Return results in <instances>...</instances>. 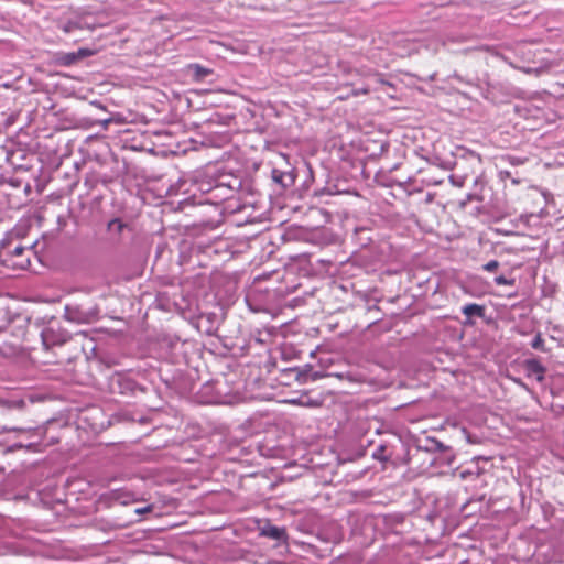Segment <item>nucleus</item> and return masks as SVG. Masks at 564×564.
<instances>
[{
	"mask_svg": "<svg viewBox=\"0 0 564 564\" xmlns=\"http://www.w3.org/2000/svg\"><path fill=\"white\" fill-rule=\"evenodd\" d=\"M486 307L485 305L469 303L462 307V313L466 316L465 325H473V317L484 318Z\"/></svg>",
	"mask_w": 564,
	"mask_h": 564,
	"instance_id": "nucleus-8",
	"label": "nucleus"
},
{
	"mask_svg": "<svg viewBox=\"0 0 564 564\" xmlns=\"http://www.w3.org/2000/svg\"><path fill=\"white\" fill-rule=\"evenodd\" d=\"M260 535L276 541L278 543L286 542L288 540L285 528L273 525L270 522L260 527Z\"/></svg>",
	"mask_w": 564,
	"mask_h": 564,
	"instance_id": "nucleus-7",
	"label": "nucleus"
},
{
	"mask_svg": "<svg viewBox=\"0 0 564 564\" xmlns=\"http://www.w3.org/2000/svg\"><path fill=\"white\" fill-rule=\"evenodd\" d=\"M187 73L192 75L195 82H202L213 74V69L204 67L200 64L193 63L187 65Z\"/></svg>",
	"mask_w": 564,
	"mask_h": 564,
	"instance_id": "nucleus-9",
	"label": "nucleus"
},
{
	"mask_svg": "<svg viewBox=\"0 0 564 564\" xmlns=\"http://www.w3.org/2000/svg\"><path fill=\"white\" fill-rule=\"evenodd\" d=\"M531 347L533 349H538V350H541V351H545V348H544V339L542 338V335L540 333H538L535 335V337L533 338V340L531 341Z\"/></svg>",
	"mask_w": 564,
	"mask_h": 564,
	"instance_id": "nucleus-18",
	"label": "nucleus"
},
{
	"mask_svg": "<svg viewBox=\"0 0 564 564\" xmlns=\"http://www.w3.org/2000/svg\"><path fill=\"white\" fill-rule=\"evenodd\" d=\"M77 61H82L86 57L93 56L95 54L94 50H89L86 47H82L78 51L75 52Z\"/></svg>",
	"mask_w": 564,
	"mask_h": 564,
	"instance_id": "nucleus-19",
	"label": "nucleus"
},
{
	"mask_svg": "<svg viewBox=\"0 0 564 564\" xmlns=\"http://www.w3.org/2000/svg\"><path fill=\"white\" fill-rule=\"evenodd\" d=\"M524 365L525 369L535 375L539 381L544 379L545 367L538 359H527Z\"/></svg>",
	"mask_w": 564,
	"mask_h": 564,
	"instance_id": "nucleus-11",
	"label": "nucleus"
},
{
	"mask_svg": "<svg viewBox=\"0 0 564 564\" xmlns=\"http://www.w3.org/2000/svg\"><path fill=\"white\" fill-rule=\"evenodd\" d=\"M271 178L280 187V191L284 192L295 184L296 173L294 169L280 170L274 167L271 171Z\"/></svg>",
	"mask_w": 564,
	"mask_h": 564,
	"instance_id": "nucleus-5",
	"label": "nucleus"
},
{
	"mask_svg": "<svg viewBox=\"0 0 564 564\" xmlns=\"http://www.w3.org/2000/svg\"><path fill=\"white\" fill-rule=\"evenodd\" d=\"M495 282L498 285H513L514 280L513 279H507L505 275H498L495 278Z\"/></svg>",
	"mask_w": 564,
	"mask_h": 564,
	"instance_id": "nucleus-21",
	"label": "nucleus"
},
{
	"mask_svg": "<svg viewBox=\"0 0 564 564\" xmlns=\"http://www.w3.org/2000/svg\"><path fill=\"white\" fill-rule=\"evenodd\" d=\"M10 184H11L12 186H14V187H18V186L20 185V184H19V181H17V180H15V181H13V180H12V181L10 182Z\"/></svg>",
	"mask_w": 564,
	"mask_h": 564,
	"instance_id": "nucleus-29",
	"label": "nucleus"
},
{
	"mask_svg": "<svg viewBox=\"0 0 564 564\" xmlns=\"http://www.w3.org/2000/svg\"><path fill=\"white\" fill-rule=\"evenodd\" d=\"M42 343L46 348L66 343L68 335L61 327L47 326L41 333Z\"/></svg>",
	"mask_w": 564,
	"mask_h": 564,
	"instance_id": "nucleus-4",
	"label": "nucleus"
},
{
	"mask_svg": "<svg viewBox=\"0 0 564 564\" xmlns=\"http://www.w3.org/2000/svg\"><path fill=\"white\" fill-rule=\"evenodd\" d=\"M107 239L111 245L121 243L124 232L131 231L130 225L120 217H113L106 224Z\"/></svg>",
	"mask_w": 564,
	"mask_h": 564,
	"instance_id": "nucleus-3",
	"label": "nucleus"
},
{
	"mask_svg": "<svg viewBox=\"0 0 564 564\" xmlns=\"http://www.w3.org/2000/svg\"><path fill=\"white\" fill-rule=\"evenodd\" d=\"M372 458L381 462L387 463L390 460L391 455L387 454V445L380 444L372 453Z\"/></svg>",
	"mask_w": 564,
	"mask_h": 564,
	"instance_id": "nucleus-13",
	"label": "nucleus"
},
{
	"mask_svg": "<svg viewBox=\"0 0 564 564\" xmlns=\"http://www.w3.org/2000/svg\"><path fill=\"white\" fill-rule=\"evenodd\" d=\"M77 62L75 52L58 53L55 56V63L59 66H72Z\"/></svg>",
	"mask_w": 564,
	"mask_h": 564,
	"instance_id": "nucleus-12",
	"label": "nucleus"
},
{
	"mask_svg": "<svg viewBox=\"0 0 564 564\" xmlns=\"http://www.w3.org/2000/svg\"><path fill=\"white\" fill-rule=\"evenodd\" d=\"M111 498L121 505H128L131 501V495L126 491H112Z\"/></svg>",
	"mask_w": 564,
	"mask_h": 564,
	"instance_id": "nucleus-16",
	"label": "nucleus"
},
{
	"mask_svg": "<svg viewBox=\"0 0 564 564\" xmlns=\"http://www.w3.org/2000/svg\"><path fill=\"white\" fill-rule=\"evenodd\" d=\"M118 382L124 389L121 390V393H124L126 391L134 392L135 389L138 388V384L131 379L123 378L119 379Z\"/></svg>",
	"mask_w": 564,
	"mask_h": 564,
	"instance_id": "nucleus-17",
	"label": "nucleus"
},
{
	"mask_svg": "<svg viewBox=\"0 0 564 564\" xmlns=\"http://www.w3.org/2000/svg\"><path fill=\"white\" fill-rule=\"evenodd\" d=\"M433 443L435 444L436 448H443V444L437 442V441H433Z\"/></svg>",
	"mask_w": 564,
	"mask_h": 564,
	"instance_id": "nucleus-28",
	"label": "nucleus"
},
{
	"mask_svg": "<svg viewBox=\"0 0 564 564\" xmlns=\"http://www.w3.org/2000/svg\"><path fill=\"white\" fill-rule=\"evenodd\" d=\"M369 91H370V87H369V86H365V87H361V88H359V89H355V90L352 91V94H354L355 96H358V95H360V94H362V95H367V94H369Z\"/></svg>",
	"mask_w": 564,
	"mask_h": 564,
	"instance_id": "nucleus-24",
	"label": "nucleus"
},
{
	"mask_svg": "<svg viewBox=\"0 0 564 564\" xmlns=\"http://www.w3.org/2000/svg\"><path fill=\"white\" fill-rule=\"evenodd\" d=\"M508 160H509L510 164H512V165H519V164L523 163L522 160L514 158V156H509Z\"/></svg>",
	"mask_w": 564,
	"mask_h": 564,
	"instance_id": "nucleus-26",
	"label": "nucleus"
},
{
	"mask_svg": "<svg viewBox=\"0 0 564 564\" xmlns=\"http://www.w3.org/2000/svg\"><path fill=\"white\" fill-rule=\"evenodd\" d=\"M459 154L455 161V169L462 173H468V176L476 174L481 166V156L468 149L459 148Z\"/></svg>",
	"mask_w": 564,
	"mask_h": 564,
	"instance_id": "nucleus-2",
	"label": "nucleus"
},
{
	"mask_svg": "<svg viewBox=\"0 0 564 564\" xmlns=\"http://www.w3.org/2000/svg\"><path fill=\"white\" fill-rule=\"evenodd\" d=\"M0 470L2 471V470H3V468H0Z\"/></svg>",
	"mask_w": 564,
	"mask_h": 564,
	"instance_id": "nucleus-31",
	"label": "nucleus"
},
{
	"mask_svg": "<svg viewBox=\"0 0 564 564\" xmlns=\"http://www.w3.org/2000/svg\"><path fill=\"white\" fill-rule=\"evenodd\" d=\"M427 183H429L430 185H434V186H436V185H441V184L443 183V180H437V177H434V178H430V180L427 181Z\"/></svg>",
	"mask_w": 564,
	"mask_h": 564,
	"instance_id": "nucleus-27",
	"label": "nucleus"
},
{
	"mask_svg": "<svg viewBox=\"0 0 564 564\" xmlns=\"http://www.w3.org/2000/svg\"><path fill=\"white\" fill-rule=\"evenodd\" d=\"M448 178L454 186L463 187L468 178V173H455L449 175Z\"/></svg>",
	"mask_w": 564,
	"mask_h": 564,
	"instance_id": "nucleus-15",
	"label": "nucleus"
},
{
	"mask_svg": "<svg viewBox=\"0 0 564 564\" xmlns=\"http://www.w3.org/2000/svg\"><path fill=\"white\" fill-rule=\"evenodd\" d=\"M58 26L65 33H70V32H73L75 30L83 29L82 23L79 21H77V20H68L66 22L61 23Z\"/></svg>",
	"mask_w": 564,
	"mask_h": 564,
	"instance_id": "nucleus-14",
	"label": "nucleus"
},
{
	"mask_svg": "<svg viewBox=\"0 0 564 564\" xmlns=\"http://www.w3.org/2000/svg\"><path fill=\"white\" fill-rule=\"evenodd\" d=\"M484 270L488 272L496 271L499 268V262L497 260H490L486 264H484Z\"/></svg>",
	"mask_w": 564,
	"mask_h": 564,
	"instance_id": "nucleus-22",
	"label": "nucleus"
},
{
	"mask_svg": "<svg viewBox=\"0 0 564 564\" xmlns=\"http://www.w3.org/2000/svg\"><path fill=\"white\" fill-rule=\"evenodd\" d=\"M296 379L301 382L315 381L322 376L319 372L314 371L311 365H305L303 368H297Z\"/></svg>",
	"mask_w": 564,
	"mask_h": 564,
	"instance_id": "nucleus-10",
	"label": "nucleus"
},
{
	"mask_svg": "<svg viewBox=\"0 0 564 564\" xmlns=\"http://www.w3.org/2000/svg\"><path fill=\"white\" fill-rule=\"evenodd\" d=\"M1 431H18V429L2 426ZM19 432L29 434L30 437L36 436L39 438V441H30L26 444L15 443V444L11 445L10 447H8V451L12 452L18 448H26L28 451H36V447L41 444V437H42L41 432L39 430H31V429H29V430L19 429Z\"/></svg>",
	"mask_w": 564,
	"mask_h": 564,
	"instance_id": "nucleus-6",
	"label": "nucleus"
},
{
	"mask_svg": "<svg viewBox=\"0 0 564 564\" xmlns=\"http://www.w3.org/2000/svg\"><path fill=\"white\" fill-rule=\"evenodd\" d=\"M499 177H500V180H502V181H505V180H507V178H510V180H511V182H512L513 184H518V183H519V180H517L516 177H513L512 172H511V171H508V170H500V171H499Z\"/></svg>",
	"mask_w": 564,
	"mask_h": 564,
	"instance_id": "nucleus-20",
	"label": "nucleus"
},
{
	"mask_svg": "<svg viewBox=\"0 0 564 564\" xmlns=\"http://www.w3.org/2000/svg\"><path fill=\"white\" fill-rule=\"evenodd\" d=\"M150 511H152V506H147V507H143V508H137L134 510V513L143 514V513H147V512H150Z\"/></svg>",
	"mask_w": 564,
	"mask_h": 564,
	"instance_id": "nucleus-25",
	"label": "nucleus"
},
{
	"mask_svg": "<svg viewBox=\"0 0 564 564\" xmlns=\"http://www.w3.org/2000/svg\"><path fill=\"white\" fill-rule=\"evenodd\" d=\"M478 180H479V177H478V176H476V178H475V181H474V182H475V184H477V183H478Z\"/></svg>",
	"mask_w": 564,
	"mask_h": 564,
	"instance_id": "nucleus-30",
	"label": "nucleus"
},
{
	"mask_svg": "<svg viewBox=\"0 0 564 564\" xmlns=\"http://www.w3.org/2000/svg\"><path fill=\"white\" fill-rule=\"evenodd\" d=\"M372 79L377 84L392 86V84L390 82L386 80L381 74H378V73L373 74Z\"/></svg>",
	"mask_w": 564,
	"mask_h": 564,
	"instance_id": "nucleus-23",
	"label": "nucleus"
},
{
	"mask_svg": "<svg viewBox=\"0 0 564 564\" xmlns=\"http://www.w3.org/2000/svg\"><path fill=\"white\" fill-rule=\"evenodd\" d=\"M31 248H26L21 242H15L11 238H4L0 241V258L9 267L28 269L31 264Z\"/></svg>",
	"mask_w": 564,
	"mask_h": 564,
	"instance_id": "nucleus-1",
	"label": "nucleus"
}]
</instances>
